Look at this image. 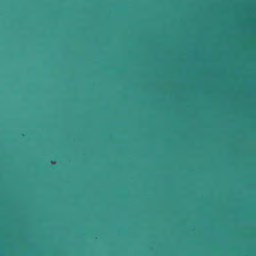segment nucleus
Masks as SVG:
<instances>
[{
    "label": "nucleus",
    "instance_id": "1",
    "mask_svg": "<svg viewBox=\"0 0 256 256\" xmlns=\"http://www.w3.org/2000/svg\"><path fill=\"white\" fill-rule=\"evenodd\" d=\"M224 0L220 1V10H224Z\"/></svg>",
    "mask_w": 256,
    "mask_h": 256
}]
</instances>
